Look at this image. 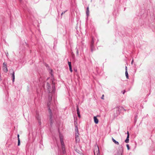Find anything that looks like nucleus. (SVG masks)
<instances>
[{
  "mask_svg": "<svg viewBox=\"0 0 155 155\" xmlns=\"http://www.w3.org/2000/svg\"><path fill=\"white\" fill-rule=\"evenodd\" d=\"M55 83L52 81V83H50L48 82L45 83L43 85V87L45 89H47L49 92L51 93L54 92L55 90Z\"/></svg>",
  "mask_w": 155,
  "mask_h": 155,
  "instance_id": "1",
  "label": "nucleus"
},
{
  "mask_svg": "<svg viewBox=\"0 0 155 155\" xmlns=\"http://www.w3.org/2000/svg\"><path fill=\"white\" fill-rule=\"evenodd\" d=\"M52 99V96L51 95V94H49V97H48V102L47 103V105L49 109V112L50 114V123L51 124V125L53 123L52 121V114L51 113V110L50 109V107L49 106L50 105V102L51 101Z\"/></svg>",
  "mask_w": 155,
  "mask_h": 155,
  "instance_id": "2",
  "label": "nucleus"
},
{
  "mask_svg": "<svg viewBox=\"0 0 155 155\" xmlns=\"http://www.w3.org/2000/svg\"><path fill=\"white\" fill-rule=\"evenodd\" d=\"M60 140L62 150L63 151V153H64L65 152L64 145L63 142V138L62 137L60 136Z\"/></svg>",
  "mask_w": 155,
  "mask_h": 155,
  "instance_id": "3",
  "label": "nucleus"
},
{
  "mask_svg": "<svg viewBox=\"0 0 155 155\" xmlns=\"http://www.w3.org/2000/svg\"><path fill=\"white\" fill-rule=\"evenodd\" d=\"M94 153V155H100L99 148L98 146L96 145L95 146Z\"/></svg>",
  "mask_w": 155,
  "mask_h": 155,
  "instance_id": "4",
  "label": "nucleus"
},
{
  "mask_svg": "<svg viewBox=\"0 0 155 155\" xmlns=\"http://www.w3.org/2000/svg\"><path fill=\"white\" fill-rule=\"evenodd\" d=\"M75 140L76 142H79L80 141V139L79 137V135L78 131L75 132Z\"/></svg>",
  "mask_w": 155,
  "mask_h": 155,
  "instance_id": "5",
  "label": "nucleus"
},
{
  "mask_svg": "<svg viewBox=\"0 0 155 155\" xmlns=\"http://www.w3.org/2000/svg\"><path fill=\"white\" fill-rule=\"evenodd\" d=\"M116 110L118 111V112L117 113V115L119 114L123 110V109H124V108L122 107L119 106L117 107L116 108Z\"/></svg>",
  "mask_w": 155,
  "mask_h": 155,
  "instance_id": "6",
  "label": "nucleus"
},
{
  "mask_svg": "<svg viewBox=\"0 0 155 155\" xmlns=\"http://www.w3.org/2000/svg\"><path fill=\"white\" fill-rule=\"evenodd\" d=\"M3 70L4 72H7L8 71V69L7 67L6 63L4 62L3 64Z\"/></svg>",
  "mask_w": 155,
  "mask_h": 155,
  "instance_id": "7",
  "label": "nucleus"
},
{
  "mask_svg": "<svg viewBox=\"0 0 155 155\" xmlns=\"http://www.w3.org/2000/svg\"><path fill=\"white\" fill-rule=\"evenodd\" d=\"M36 118L38 121V123L39 125H41V117L39 115L37 114L36 116Z\"/></svg>",
  "mask_w": 155,
  "mask_h": 155,
  "instance_id": "8",
  "label": "nucleus"
},
{
  "mask_svg": "<svg viewBox=\"0 0 155 155\" xmlns=\"http://www.w3.org/2000/svg\"><path fill=\"white\" fill-rule=\"evenodd\" d=\"M119 151L118 153V154L120 155H122L123 151V148L122 146L121 145H120L119 146Z\"/></svg>",
  "mask_w": 155,
  "mask_h": 155,
  "instance_id": "9",
  "label": "nucleus"
},
{
  "mask_svg": "<svg viewBox=\"0 0 155 155\" xmlns=\"http://www.w3.org/2000/svg\"><path fill=\"white\" fill-rule=\"evenodd\" d=\"M94 122L96 124H97L98 123L99 121L98 119L96 117L94 116Z\"/></svg>",
  "mask_w": 155,
  "mask_h": 155,
  "instance_id": "10",
  "label": "nucleus"
},
{
  "mask_svg": "<svg viewBox=\"0 0 155 155\" xmlns=\"http://www.w3.org/2000/svg\"><path fill=\"white\" fill-rule=\"evenodd\" d=\"M12 81L13 82H14V81H15V72H14L13 71V69H12Z\"/></svg>",
  "mask_w": 155,
  "mask_h": 155,
  "instance_id": "11",
  "label": "nucleus"
},
{
  "mask_svg": "<svg viewBox=\"0 0 155 155\" xmlns=\"http://www.w3.org/2000/svg\"><path fill=\"white\" fill-rule=\"evenodd\" d=\"M112 140L117 145L119 144V143L118 142L116 141L113 137H112Z\"/></svg>",
  "mask_w": 155,
  "mask_h": 155,
  "instance_id": "12",
  "label": "nucleus"
},
{
  "mask_svg": "<svg viewBox=\"0 0 155 155\" xmlns=\"http://www.w3.org/2000/svg\"><path fill=\"white\" fill-rule=\"evenodd\" d=\"M129 134H128L127 135V137L126 139L125 140V143H128L129 142Z\"/></svg>",
  "mask_w": 155,
  "mask_h": 155,
  "instance_id": "13",
  "label": "nucleus"
},
{
  "mask_svg": "<svg viewBox=\"0 0 155 155\" xmlns=\"http://www.w3.org/2000/svg\"><path fill=\"white\" fill-rule=\"evenodd\" d=\"M19 135L18 134L17 135V137L18 138V146H19L20 145V140L19 138Z\"/></svg>",
  "mask_w": 155,
  "mask_h": 155,
  "instance_id": "14",
  "label": "nucleus"
},
{
  "mask_svg": "<svg viewBox=\"0 0 155 155\" xmlns=\"http://www.w3.org/2000/svg\"><path fill=\"white\" fill-rule=\"evenodd\" d=\"M75 122H74V124H75V132H78V126L77 125H76V124H75Z\"/></svg>",
  "mask_w": 155,
  "mask_h": 155,
  "instance_id": "15",
  "label": "nucleus"
},
{
  "mask_svg": "<svg viewBox=\"0 0 155 155\" xmlns=\"http://www.w3.org/2000/svg\"><path fill=\"white\" fill-rule=\"evenodd\" d=\"M89 7H87V11H86V14L87 16L89 15Z\"/></svg>",
  "mask_w": 155,
  "mask_h": 155,
  "instance_id": "16",
  "label": "nucleus"
},
{
  "mask_svg": "<svg viewBox=\"0 0 155 155\" xmlns=\"http://www.w3.org/2000/svg\"><path fill=\"white\" fill-rule=\"evenodd\" d=\"M125 75L127 78L128 79L129 76L127 71H125Z\"/></svg>",
  "mask_w": 155,
  "mask_h": 155,
  "instance_id": "17",
  "label": "nucleus"
},
{
  "mask_svg": "<svg viewBox=\"0 0 155 155\" xmlns=\"http://www.w3.org/2000/svg\"><path fill=\"white\" fill-rule=\"evenodd\" d=\"M77 114L80 113L79 110V108L78 107V106H77Z\"/></svg>",
  "mask_w": 155,
  "mask_h": 155,
  "instance_id": "18",
  "label": "nucleus"
},
{
  "mask_svg": "<svg viewBox=\"0 0 155 155\" xmlns=\"http://www.w3.org/2000/svg\"><path fill=\"white\" fill-rule=\"evenodd\" d=\"M69 70L71 72H72V67L71 66H70L69 67Z\"/></svg>",
  "mask_w": 155,
  "mask_h": 155,
  "instance_id": "19",
  "label": "nucleus"
},
{
  "mask_svg": "<svg viewBox=\"0 0 155 155\" xmlns=\"http://www.w3.org/2000/svg\"><path fill=\"white\" fill-rule=\"evenodd\" d=\"M68 64L69 66V67L70 66H71V62L68 61Z\"/></svg>",
  "mask_w": 155,
  "mask_h": 155,
  "instance_id": "20",
  "label": "nucleus"
},
{
  "mask_svg": "<svg viewBox=\"0 0 155 155\" xmlns=\"http://www.w3.org/2000/svg\"><path fill=\"white\" fill-rule=\"evenodd\" d=\"M126 146L127 147V148L128 150H129L130 149V148L129 147V145L128 144H127Z\"/></svg>",
  "mask_w": 155,
  "mask_h": 155,
  "instance_id": "21",
  "label": "nucleus"
},
{
  "mask_svg": "<svg viewBox=\"0 0 155 155\" xmlns=\"http://www.w3.org/2000/svg\"><path fill=\"white\" fill-rule=\"evenodd\" d=\"M125 71H127V66H126L125 67Z\"/></svg>",
  "mask_w": 155,
  "mask_h": 155,
  "instance_id": "22",
  "label": "nucleus"
},
{
  "mask_svg": "<svg viewBox=\"0 0 155 155\" xmlns=\"http://www.w3.org/2000/svg\"><path fill=\"white\" fill-rule=\"evenodd\" d=\"M78 115V116L80 118L81 117V116H80V113H79V114H77Z\"/></svg>",
  "mask_w": 155,
  "mask_h": 155,
  "instance_id": "23",
  "label": "nucleus"
},
{
  "mask_svg": "<svg viewBox=\"0 0 155 155\" xmlns=\"http://www.w3.org/2000/svg\"><path fill=\"white\" fill-rule=\"evenodd\" d=\"M91 43V46L92 47V46H93V44L94 43V41H92Z\"/></svg>",
  "mask_w": 155,
  "mask_h": 155,
  "instance_id": "24",
  "label": "nucleus"
},
{
  "mask_svg": "<svg viewBox=\"0 0 155 155\" xmlns=\"http://www.w3.org/2000/svg\"><path fill=\"white\" fill-rule=\"evenodd\" d=\"M104 95L103 94L102 95V97H101V98L102 99H104Z\"/></svg>",
  "mask_w": 155,
  "mask_h": 155,
  "instance_id": "25",
  "label": "nucleus"
},
{
  "mask_svg": "<svg viewBox=\"0 0 155 155\" xmlns=\"http://www.w3.org/2000/svg\"><path fill=\"white\" fill-rule=\"evenodd\" d=\"M77 54H78V50H77Z\"/></svg>",
  "mask_w": 155,
  "mask_h": 155,
  "instance_id": "26",
  "label": "nucleus"
},
{
  "mask_svg": "<svg viewBox=\"0 0 155 155\" xmlns=\"http://www.w3.org/2000/svg\"><path fill=\"white\" fill-rule=\"evenodd\" d=\"M65 12H62V13L61 14V15H62V14H63Z\"/></svg>",
  "mask_w": 155,
  "mask_h": 155,
  "instance_id": "27",
  "label": "nucleus"
},
{
  "mask_svg": "<svg viewBox=\"0 0 155 155\" xmlns=\"http://www.w3.org/2000/svg\"><path fill=\"white\" fill-rule=\"evenodd\" d=\"M52 70H51V72H50V74H51L52 75Z\"/></svg>",
  "mask_w": 155,
  "mask_h": 155,
  "instance_id": "28",
  "label": "nucleus"
},
{
  "mask_svg": "<svg viewBox=\"0 0 155 155\" xmlns=\"http://www.w3.org/2000/svg\"><path fill=\"white\" fill-rule=\"evenodd\" d=\"M123 110H124V111H126V110L124 108V109H123Z\"/></svg>",
  "mask_w": 155,
  "mask_h": 155,
  "instance_id": "29",
  "label": "nucleus"
},
{
  "mask_svg": "<svg viewBox=\"0 0 155 155\" xmlns=\"http://www.w3.org/2000/svg\"><path fill=\"white\" fill-rule=\"evenodd\" d=\"M133 62V60H132V61L131 62V64H132Z\"/></svg>",
  "mask_w": 155,
  "mask_h": 155,
  "instance_id": "30",
  "label": "nucleus"
},
{
  "mask_svg": "<svg viewBox=\"0 0 155 155\" xmlns=\"http://www.w3.org/2000/svg\"><path fill=\"white\" fill-rule=\"evenodd\" d=\"M8 53H6V55H7V56H8Z\"/></svg>",
  "mask_w": 155,
  "mask_h": 155,
  "instance_id": "31",
  "label": "nucleus"
},
{
  "mask_svg": "<svg viewBox=\"0 0 155 155\" xmlns=\"http://www.w3.org/2000/svg\"><path fill=\"white\" fill-rule=\"evenodd\" d=\"M127 135H128V134H129L128 131H127Z\"/></svg>",
  "mask_w": 155,
  "mask_h": 155,
  "instance_id": "32",
  "label": "nucleus"
},
{
  "mask_svg": "<svg viewBox=\"0 0 155 155\" xmlns=\"http://www.w3.org/2000/svg\"><path fill=\"white\" fill-rule=\"evenodd\" d=\"M20 1V2H21V0H19Z\"/></svg>",
  "mask_w": 155,
  "mask_h": 155,
  "instance_id": "33",
  "label": "nucleus"
},
{
  "mask_svg": "<svg viewBox=\"0 0 155 155\" xmlns=\"http://www.w3.org/2000/svg\"><path fill=\"white\" fill-rule=\"evenodd\" d=\"M124 92L123 93V94H124Z\"/></svg>",
  "mask_w": 155,
  "mask_h": 155,
  "instance_id": "34",
  "label": "nucleus"
}]
</instances>
